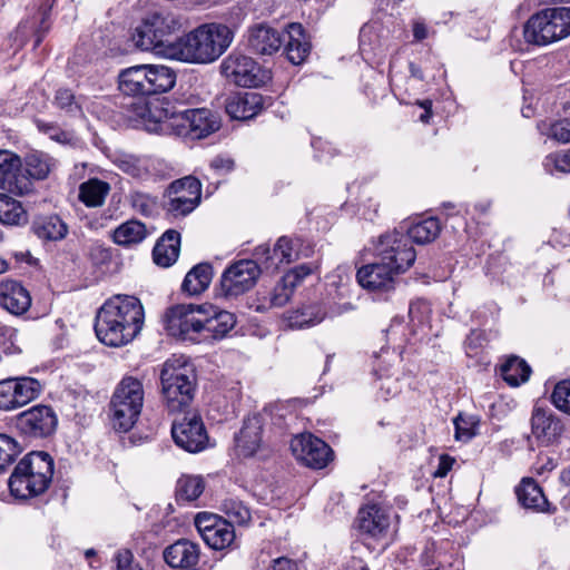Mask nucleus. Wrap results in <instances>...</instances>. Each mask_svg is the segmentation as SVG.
I'll use <instances>...</instances> for the list:
<instances>
[{"instance_id": "f257e3e1", "label": "nucleus", "mask_w": 570, "mask_h": 570, "mask_svg": "<svg viewBox=\"0 0 570 570\" xmlns=\"http://www.w3.org/2000/svg\"><path fill=\"white\" fill-rule=\"evenodd\" d=\"M144 321V306L137 297L116 295L98 309L95 332L101 343L118 347L128 344L140 333Z\"/></svg>"}, {"instance_id": "f03ea898", "label": "nucleus", "mask_w": 570, "mask_h": 570, "mask_svg": "<svg viewBox=\"0 0 570 570\" xmlns=\"http://www.w3.org/2000/svg\"><path fill=\"white\" fill-rule=\"evenodd\" d=\"M233 30L226 24L207 23L177 39L168 56L185 62L209 63L230 46Z\"/></svg>"}, {"instance_id": "7ed1b4c3", "label": "nucleus", "mask_w": 570, "mask_h": 570, "mask_svg": "<svg viewBox=\"0 0 570 570\" xmlns=\"http://www.w3.org/2000/svg\"><path fill=\"white\" fill-rule=\"evenodd\" d=\"M285 35L287 40L277 29L266 23H257L248 28L246 46L255 55L272 56L284 45L286 57L293 65L304 62L309 53V43L303 26L289 23Z\"/></svg>"}, {"instance_id": "20e7f679", "label": "nucleus", "mask_w": 570, "mask_h": 570, "mask_svg": "<svg viewBox=\"0 0 570 570\" xmlns=\"http://www.w3.org/2000/svg\"><path fill=\"white\" fill-rule=\"evenodd\" d=\"M52 475V458L46 452H31L16 465L9 488L17 498L37 497L49 488Z\"/></svg>"}, {"instance_id": "39448f33", "label": "nucleus", "mask_w": 570, "mask_h": 570, "mask_svg": "<svg viewBox=\"0 0 570 570\" xmlns=\"http://www.w3.org/2000/svg\"><path fill=\"white\" fill-rule=\"evenodd\" d=\"M185 19L173 11L157 9L147 12L135 28L131 40L142 51L161 53L169 37L184 28Z\"/></svg>"}, {"instance_id": "423d86ee", "label": "nucleus", "mask_w": 570, "mask_h": 570, "mask_svg": "<svg viewBox=\"0 0 570 570\" xmlns=\"http://www.w3.org/2000/svg\"><path fill=\"white\" fill-rule=\"evenodd\" d=\"M160 383L163 401L169 412H180L191 403L196 376L186 362L167 360L160 372Z\"/></svg>"}, {"instance_id": "0eeeda50", "label": "nucleus", "mask_w": 570, "mask_h": 570, "mask_svg": "<svg viewBox=\"0 0 570 570\" xmlns=\"http://www.w3.org/2000/svg\"><path fill=\"white\" fill-rule=\"evenodd\" d=\"M145 399L142 382L127 375L117 384L110 401L114 428L127 432L138 421Z\"/></svg>"}, {"instance_id": "6e6552de", "label": "nucleus", "mask_w": 570, "mask_h": 570, "mask_svg": "<svg viewBox=\"0 0 570 570\" xmlns=\"http://www.w3.org/2000/svg\"><path fill=\"white\" fill-rule=\"evenodd\" d=\"M528 43L547 46L570 36V8H547L533 14L524 24Z\"/></svg>"}, {"instance_id": "1a4fd4ad", "label": "nucleus", "mask_w": 570, "mask_h": 570, "mask_svg": "<svg viewBox=\"0 0 570 570\" xmlns=\"http://www.w3.org/2000/svg\"><path fill=\"white\" fill-rule=\"evenodd\" d=\"M203 305L178 304L163 315L164 328L168 335L190 342L200 341Z\"/></svg>"}, {"instance_id": "9d476101", "label": "nucleus", "mask_w": 570, "mask_h": 570, "mask_svg": "<svg viewBox=\"0 0 570 570\" xmlns=\"http://www.w3.org/2000/svg\"><path fill=\"white\" fill-rule=\"evenodd\" d=\"M374 252L377 259L403 273L414 264L416 258L409 237L396 229L381 235L374 245Z\"/></svg>"}, {"instance_id": "9b49d317", "label": "nucleus", "mask_w": 570, "mask_h": 570, "mask_svg": "<svg viewBox=\"0 0 570 570\" xmlns=\"http://www.w3.org/2000/svg\"><path fill=\"white\" fill-rule=\"evenodd\" d=\"M165 209L174 218L190 214L200 202L202 184L191 176H186L170 184L167 190Z\"/></svg>"}, {"instance_id": "f8f14e48", "label": "nucleus", "mask_w": 570, "mask_h": 570, "mask_svg": "<svg viewBox=\"0 0 570 570\" xmlns=\"http://www.w3.org/2000/svg\"><path fill=\"white\" fill-rule=\"evenodd\" d=\"M176 136L203 139L220 128L219 116L208 108L178 110Z\"/></svg>"}, {"instance_id": "ddd939ff", "label": "nucleus", "mask_w": 570, "mask_h": 570, "mask_svg": "<svg viewBox=\"0 0 570 570\" xmlns=\"http://www.w3.org/2000/svg\"><path fill=\"white\" fill-rule=\"evenodd\" d=\"M171 435L179 448L190 453L204 451L209 445L205 424L196 412H188L176 420L171 425Z\"/></svg>"}, {"instance_id": "4468645a", "label": "nucleus", "mask_w": 570, "mask_h": 570, "mask_svg": "<svg viewBox=\"0 0 570 570\" xmlns=\"http://www.w3.org/2000/svg\"><path fill=\"white\" fill-rule=\"evenodd\" d=\"M223 76L240 87H258L265 82V73L259 65L250 57L232 52L220 65Z\"/></svg>"}, {"instance_id": "2eb2a0df", "label": "nucleus", "mask_w": 570, "mask_h": 570, "mask_svg": "<svg viewBox=\"0 0 570 570\" xmlns=\"http://www.w3.org/2000/svg\"><path fill=\"white\" fill-rule=\"evenodd\" d=\"M263 269L256 258L235 262L222 275L220 286L224 294L226 296H238L249 291Z\"/></svg>"}, {"instance_id": "dca6fc26", "label": "nucleus", "mask_w": 570, "mask_h": 570, "mask_svg": "<svg viewBox=\"0 0 570 570\" xmlns=\"http://www.w3.org/2000/svg\"><path fill=\"white\" fill-rule=\"evenodd\" d=\"M145 129L153 134L176 135L178 110H170L164 99H153L137 109Z\"/></svg>"}, {"instance_id": "f3484780", "label": "nucleus", "mask_w": 570, "mask_h": 570, "mask_svg": "<svg viewBox=\"0 0 570 570\" xmlns=\"http://www.w3.org/2000/svg\"><path fill=\"white\" fill-rule=\"evenodd\" d=\"M195 527L204 542L214 550L228 548L235 540V530L226 519L208 512L195 517Z\"/></svg>"}, {"instance_id": "a211bd4d", "label": "nucleus", "mask_w": 570, "mask_h": 570, "mask_svg": "<svg viewBox=\"0 0 570 570\" xmlns=\"http://www.w3.org/2000/svg\"><path fill=\"white\" fill-rule=\"evenodd\" d=\"M397 268L377 259L372 264L362 266L356 274L358 284L377 296L387 295L395 289L396 276L401 274Z\"/></svg>"}, {"instance_id": "6ab92c4d", "label": "nucleus", "mask_w": 570, "mask_h": 570, "mask_svg": "<svg viewBox=\"0 0 570 570\" xmlns=\"http://www.w3.org/2000/svg\"><path fill=\"white\" fill-rule=\"evenodd\" d=\"M0 188L18 196L30 195L35 185L22 171V160L9 150H0Z\"/></svg>"}, {"instance_id": "aec40b11", "label": "nucleus", "mask_w": 570, "mask_h": 570, "mask_svg": "<svg viewBox=\"0 0 570 570\" xmlns=\"http://www.w3.org/2000/svg\"><path fill=\"white\" fill-rule=\"evenodd\" d=\"M291 450L299 462L313 469H323L331 459V448L321 439L303 433L291 441Z\"/></svg>"}, {"instance_id": "412c9836", "label": "nucleus", "mask_w": 570, "mask_h": 570, "mask_svg": "<svg viewBox=\"0 0 570 570\" xmlns=\"http://www.w3.org/2000/svg\"><path fill=\"white\" fill-rule=\"evenodd\" d=\"M254 257L261 263L264 271L275 272L282 265L291 264L299 258L298 240L282 236L273 248L268 245L257 246Z\"/></svg>"}, {"instance_id": "4be33fe9", "label": "nucleus", "mask_w": 570, "mask_h": 570, "mask_svg": "<svg viewBox=\"0 0 570 570\" xmlns=\"http://www.w3.org/2000/svg\"><path fill=\"white\" fill-rule=\"evenodd\" d=\"M564 425L550 410L535 407L531 415V432L542 446H550L560 442Z\"/></svg>"}, {"instance_id": "5701e85b", "label": "nucleus", "mask_w": 570, "mask_h": 570, "mask_svg": "<svg viewBox=\"0 0 570 570\" xmlns=\"http://www.w3.org/2000/svg\"><path fill=\"white\" fill-rule=\"evenodd\" d=\"M17 425L26 434L46 436L55 431L57 417L49 406L37 405L20 413Z\"/></svg>"}, {"instance_id": "b1692460", "label": "nucleus", "mask_w": 570, "mask_h": 570, "mask_svg": "<svg viewBox=\"0 0 570 570\" xmlns=\"http://www.w3.org/2000/svg\"><path fill=\"white\" fill-rule=\"evenodd\" d=\"M200 340H220L233 330L236 320L233 313L203 305Z\"/></svg>"}, {"instance_id": "393cba45", "label": "nucleus", "mask_w": 570, "mask_h": 570, "mask_svg": "<svg viewBox=\"0 0 570 570\" xmlns=\"http://www.w3.org/2000/svg\"><path fill=\"white\" fill-rule=\"evenodd\" d=\"M391 524V517L387 510L377 504L365 505L357 514V527L361 532L372 538L383 537Z\"/></svg>"}, {"instance_id": "a878e982", "label": "nucleus", "mask_w": 570, "mask_h": 570, "mask_svg": "<svg viewBox=\"0 0 570 570\" xmlns=\"http://www.w3.org/2000/svg\"><path fill=\"white\" fill-rule=\"evenodd\" d=\"M263 422L259 415H253L244 421L239 433L235 436L237 454L244 458L253 456L262 445Z\"/></svg>"}, {"instance_id": "bb28decb", "label": "nucleus", "mask_w": 570, "mask_h": 570, "mask_svg": "<svg viewBox=\"0 0 570 570\" xmlns=\"http://www.w3.org/2000/svg\"><path fill=\"white\" fill-rule=\"evenodd\" d=\"M305 267L301 266L298 269L292 271L284 275L282 279L274 286L268 296L263 297V302L257 305L256 311L263 312L273 307L284 306L292 297L295 287L297 286L302 275L298 271H304Z\"/></svg>"}, {"instance_id": "cd10ccee", "label": "nucleus", "mask_w": 570, "mask_h": 570, "mask_svg": "<svg viewBox=\"0 0 570 570\" xmlns=\"http://www.w3.org/2000/svg\"><path fill=\"white\" fill-rule=\"evenodd\" d=\"M264 108L261 94L249 91L230 97L226 104V112L234 119L246 120L258 115Z\"/></svg>"}, {"instance_id": "c85d7f7f", "label": "nucleus", "mask_w": 570, "mask_h": 570, "mask_svg": "<svg viewBox=\"0 0 570 570\" xmlns=\"http://www.w3.org/2000/svg\"><path fill=\"white\" fill-rule=\"evenodd\" d=\"M0 304L13 315L26 313L31 305L29 292L16 281H4L0 284Z\"/></svg>"}, {"instance_id": "c756f323", "label": "nucleus", "mask_w": 570, "mask_h": 570, "mask_svg": "<svg viewBox=\"0 0 570 570\" xmlns=\"http://www.w3.org/2000/svg\"><path fill=\"white\" fill-rule=\"evenodd\" d=\"M164 559L171 568H190L199 559L198 546L189 540H178L164 551Z\"/></svg>"}, {"instance_id": "7c9ffc66", "label": "nucleus", "mask_w": 570, "mask_h": 570, "mask_svg": "<svg viewBox=\"0 0 570 570\" xmlns=\"http://www.w3.org/2000/svg\"><path fill=\"white\" fill-rule=\"evenodd\" d=\"M179 249L180 234L174 229H169L163 234L154 247V262L158 266L169 267L177 261Z\"/></svg>"}, {"instance_id": "2f4dec72", "label": "nucleus", "mask_w": 570, "mask_h": 570, "mask_svg": "<svg viewBox=\"0 0 570 570\" xmlns=\"http://www.w3.org/2000/svg\"><path fill=\"white\" fill-rule=\"evenodd\" d=\"M145 70L146 68L142 65L124 69L118 77L119 90L127 96H149Z\"/></svg>"}, {"instance_id": "473e14b6", "label": "nucleus", "mask_w": 570, "mask_h": 570, "mask_svg": "<svg viewBox=\"0 0 570 570\" xmlns=\"http://www.w3.org/2000/svg\"><path fill=\"white\" fill-rule=\"evenodd\" d=\"M149 96L169 91L176 83V72L165 65H144Z\"/></svg>"}, {"instance_id": "72a5a7b5", "label": "nucleus", "mask_w": 570, "mask_h": 570, "mask_svg": "<svg viewBox=\"0 0 570 570\" xmlns=\"http://www.w3.org/2000/svg\"><path fill=\"white\" fill-rule=\"evenodd\" d=\"M114 163L121 171L138 179H147L156 173V160L149 157L124 154L117 156Z\"/></svg>"}, {"instance_id": "f704fd0d", "label": "nucleus", "mask_w": 570, "mask_h": 570, "mask_svg": "<svg viewBox=\"0 0 570 570\" xmlns=\"http://www.w3.org/2000/svg\"><path fill=\"white\" fill-rule=\"evenodd\" d=\"M56 0H46L32 18L27 19L18 27V32L22 36L32 33L36 36L35 46H39L46 32L50 29V11Z\"/></svg>"}, {"instance_id": "c9c22d12", "label": "nucleus", "mask_w": 570, "mask_h": 570, "mask_svg": "<svg viewBox=\"0 0 570 570\" xmlns=\"http://www.w3.org/2000/svg\"><path fill=\"white\" fill-rule=\"evenodd\" d=\"M22 166L24 167L26 176L30 177V180L33 183V179H46L56 169L57 160L49 154L31 151L26 155Z\"/></svg>"}, {"instance_id": "e433bc0d", "label": "nucleus", "mask_w": 570, "mask_h": 570, "mask_svg": "<svg viewBox=\"0 0 570 570\" xmlns=\"http://www.w3.org/2000/svg\"><path fill=\"white\" fill-rule=\"evenodd\" d=\"M515 493L523 508L539 512L548 511V500L534 480L523 479L515 489Z\"/></svg>"}, {"instance_id": "4c0bfd02", "label": "nucleus", "mask_w": 570, "mask_h": 570, "mask_svg": "<svg viewBox=\"0 0 570 570\" xmlns=\"http://www.w3.org/2000/svg\"><path fill=\"white\" fill-rule=\"evenodd\" d=\"M325 315L322 306L312 304L287 312L284 316V321L288 327L301 330L321 323L325 318Z\"/></svg>"}, {"instance_id": "58836bf2", "label": "nucleus", "mask_w": 570, "mask_h": 570, "mask_svg": "<svg viewBox=\"0 0 570 570\" xmlns=\"http://www.w3.org/2000/svg\"><path fill=\"white\" fill-rule=\"evenodd\" d=\"M213 278L212 265L207 263H200L194 266L185 276L181 284L184 292L189 295H198L203 293L210 284Z\"/></svg>"}, {"instance_id": "ea45409f", "label": "nucleus", "mask_w": 570, "mask_h": 570, "mask_svg": "<svg viewBox=\"0 0 570 570\" xmlns=\"http://www.w3.org/2000/svg\"><path fill=\"white\" fill-rule=\"evenodd\" d=\"M110 185L98 178H90L79 186V199L88 207H99L105 203Z\"/></svg>"}, {"instance_id": "a19ab883", "label": "nucleus", "mask_w": 570, "mask_h": 570, "mask_svg": "<svg viewBox=\"0 0 570 570\" xmlns=\"http://www.w3.org/2000/svg\"><path fill=\"white\" fill-rule=\"evenodd\" d=\"M35 234L42 239L58 240L67 234V226L57 215L40 216L32 224Z\"/></svg>"}, {"instance_id": "79ce46f5", "label": "nucleus", "mask_w": 570, "mask_h": 570, "mask_svg": "<svg viewBox=\"0 0 570 570\" xmlns=\"http://www.w3.org/2000/svg\"><path fill=\"white\" fill-rule=\"evenodd\" d=\"M147 236L146 226L138 220H128L119 225L112 234L114 242L129 247L142 242Z\"/></svg>"}, {"instance_id": "37998d69", "label": "nucleus", "mask_w": 570, "mask_h": 570, "mask_svg": "<svg viewBox=\"0 0 570 570\" xmlns=\"http://www.w3.org/2000/svg\"><path fill=\"white\" fill-rule=\"evenodd\" d=\"M441 233V224L435 217H428L414 223L407 228L409 240L412 239L416 244H428L433 242Z\"/></svg>"}, {"instance_id": "c03bdc74", "label": "nucleus", "mask_w": 570, "mask_h": 570, "mask_svg": "<svg viewBox=\"0 0 570 570\" xmlns=\"http://www.w3.org/2000/svg\"><path fill=\"white\" fill-rule=\"evenodd\" d=\"M531 368L527 362L518 356L509 357L501 365V375L511 386H518L529 380Z\"/></svg>"}, {"instance_id": "a18cd8bd", "label": "nucleus", "mask_w": 570, "mask_h": 570, "mask_svg": "<svg viewBox=\"0 0 570 570\" xmlns=\"http://www.w3.org/2000/svg\"><path fill=\"white\" fill-rule=\"evenodd\" d=\"M27 212L14 198L0 194V222L6 225H22L27 223Z\"/></svg>"}, {"instance_id": "49530a36", "label": "nucleus", "mask_w": 570, "mask_h": 570, "mask_svg": "<svg viewBox=\"0 0 570 570\" xmlns=\"http://www.w3.org/2000/svg\"><path fill=\"white\" fill-rule=\"evenodd\" d=\"M13 379L19 409L40 396L43 390V384L40 381L30 376H19Z\"/></svg>"}, {"instance_id": "de8ad7c7", "label": "nucleus", "mask_w": 570, "mask_h": 570, "mask_svg": "<svg viewBox=\"0 0 570 570\" xmlns=\"http://www.w3.org/2000/svg\"><path fill=\"white\" fill-rule=\"evenodd\" d=\"M205 484L200 476L183 475L176 485V498L178 501H195L204 492Z\"/></svg>"}, {"instance_id": "09e8293b", "label": "nucleus", "mask_w": 570, "mask_h": 570, "mask_svg": "<svg viewBox=\"0 0 570 570\" xmlns=\"http://www.w3.org/2000/svg\"><path fill=\"white\" fill-rule=\"evenodd\" d=\"M220 511L227 517L230 524L245 525L252 519L248 507L236 498L224 499L220 503Z\"/></svg>"}, {"instance_id": "8fccbe9b", "label": "nucleus", "mask_w": 570, "mask_h": 570, "mask_svg": "<svg viewBox=\"0 0 570 570\" xmlns=\"http://www.w3.org/2000/svg\"><path fill=\"white\" fill-rule=\"evenodd\" d=\"M380 47L376 30L374 26L365 24L360 31V49L365 60H372L383 55L379 52Z\"/></svg>"}, {"instance_id": "3c124183", "label": "nucleus", "mask_w": 570, "mask_h": 570, "mask_svg": "<svg viewBox=\"0 0 570 570\" xmlns=\"http://www.w3.org/2000/svg\"><path fill=\"white\" fill-rule=\"evenodd\" d=\"M454 438L458 441H470L475 434L479 426V420L474 415L459 414L454 421Z\"/></svg>"}, {"instance_id": "603ef678", "label": "nucleus", "mask_w": 570, "mask_h": 570, "mask_svg": "<svg viewBox=\"0 0 570 570\" xmlns=\"http://www.w3.org/2000/svg\"><path fill=\"white\" fill-rule=\"evenodd\" d=\"M19 409L17 401L14 379L8 377L0 381V410L13 411Z\"/></svg>"}, {"instance_id": "864d4df0", "label": "nucleus", "mask_w": 570, "mask_h": 570, "mask_svg": "<svg viewBox=\"0 0 570 570\" xmlns=\"http://www.w3.org/2000/svg\"><path fill=\"white\" fill-rule=\"evenodd\" d=\"M20 453V448L14 439L7 434H0V471L6 470Z\"/></svg>"}, {"instance_id": "5fc2aeb1", "label": "nucleus", "mask_w": 570, "mask_h": 570, "mask_svg": "<svg viewBox=\"0 0 570 570\" xmlns=\"http://www.w3.org/2000/svg\"><path fill=\"white\" fill-rule=\"evenodd\" d=\"M540 129L544 135L559 142H570V119H562L550 125L542 124Z\"/></svg>"}, {"instance_id": "6e6d98bb", "label": "nucleus", "mask_w": 570, "mask_h": 570, "mask_svg": "<svg viewBox=\"0 0 570 570\" xmlns=\"http://www.w3.org/2000/svg\"><path fill=\"white\" fill-rule=\"evenodd\" d=\"M130 204L141 215L151 216L157 209V197L142 191H134L130 194Z\"/></svg>"}, {"instance_id": "4d7b16f0", "label": "nucleus", "mask_w": 570, "mask_h": 570, "mask_svg": "<svg viewBox=\"0 0 570 570\" xmlns=\"http://www.w3.org/2000/svg\"><path fill=\"white\" fill-rule=\"evenodd\" d=\"M543 166L550 174L570 173V149L547 156Z\"/></svg>"}, {"instance_id": "13d9d810", "label": "nucleus", "mask_w": 570, "mask_h": 570, "mask_svg": "<svg viewBox=\"0 0 570 570\" xmlns=\"http://www.w3.org/2000/svg\"><path fill=\"white\" fill-rule=\"evenodd\" d=\"M557 409L570 415V380L559 382L551 395Z\"/></svg>"}, {"instance_id": "bf43d9fd", "label": "nucleus", "mask_w": 570, "mask_h": 570, "mask_svg": "<svg viewBox=\"0 0 570 570\" xmlns=\"http://www.w3.org/2000/svg\"><path fill=\"white\" fill-rule=\"evenodd\" d=\"M431 313L430 304L426 301L417 299L409 307V317L413 324L423 325L429 321Z\"/></svg>"}, {"instance_id": "052dcab7", "label": "nucleus", "mask_w": 570, "mask_h": 570, "mask_svg": "<svg viewBox=\"0 0 570 570\" xmlns=\"http://www.w3.org/2000/svg\"><path fill=\"white\" fill-rule=\"evenodd\" d=\"M55 105L68 114L80 111V107L75 101V96L69 89H59L55 96Z\"/></svg>"}, {"instance_id": "680f3d73", "label": "nucleus", "mask_w": 570, "mask_h": 570, "mask_svg": "<svg viewBox=\"0 0 570 570\" xmlns=\"http://www.w3.org/2000/svg\"><path fill=\"white\" fill-rule=\"evenodd\" d=\"M38 128L48 134L50 139L67 145L71 144L73 141V135L69 131H65L53 125L46 124L43 121L38 120L37 121Z\"/></svg>"}, {"instance_id": "e2e57ef3", "label": "nucleus", "mask_w": 570, "mask_h": 570, "mask_svg": "<svg viewBox=\"0 0 570 570\" xmlns=\"http://www.w3.org/2000/svg\"><path fill=\"white\" fill-rule=\"evenodd\" d=\"M117 570H129L135 567L134 554L130 550H119L115 556Z\"/></svg>"}, {"instance_id": "0e129e2a", "label": "nucleus", "mask_w": 570, "mask_h": 570, "mask_svg": "<svg viewBox=\"0 0 570 570\" xmlns=\"http://www.w3.org/2000/svg\"><path fill=\"white\" fill-rule=\"evenodd\" d=\"M210 167L218 171H230L234 168V160L227 157L217 156L210 161Z\"/></svg>"}, {"instance_id": "69168bd1", "label": "nucleus", "mask_w": 570, "mask_h": 570, "mask_svg": "<svg viewBox=\"0 0 570 570\" xmlns=\"http://www.w3.org/2000/svg\"><path fill=\"white\" fill-rule=\"evenodd\" d=\"M271 570H298V566L293 560L282 557L273 561Z\"/></svg>"}, {"instance_id": "338daca9", "label": "nucleus", "mask_w": 570, "mask_h": 570, "mask_svg": "<svg viewBox=\"0 0 570 570\" xmlns=\"http://www.w3.org/2000/svg\"><path fill=\"white\" fill-rule=\"evenodd\" d=\"M412 30L415 41H422L428 37V27L421 20L413 21Z\"/></svg>"}, {"instance_id": "774afa93", "label": "nucleus", "mask_w": 570, "mask_h": 570, "mask_svg": "<svg viewBox=\"0 0 570 570\" xmlns=\"http://www.w3.org/2000/svg\"><path fill=\"white\" fill-rule=\"evenodd\" d=\"M453 463H454V459H452L449 455H442L440 458V464L435 472V475L436 476H445L446 473L451 470Z\"/></svg>"}]
</instances>
